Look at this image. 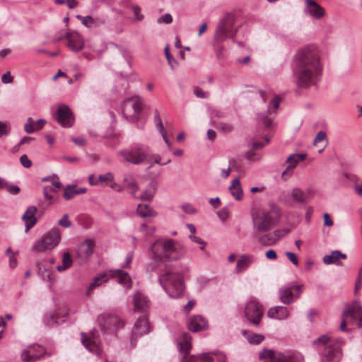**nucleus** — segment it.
I'll return each mask as SVG.
<instances>
[{"instance_id":"f257e3e1","label":"nucleus","mask_w":362,"mask_h":362,"mask_svg":"<svg viewBox=\"0 0 362 362\" xmlns=\"http://www.w3.org/2000/svg\"><path fill=\"white\" fill-rule=\"evenodd\" d=\"M321 64L318 49L308 46L297 51L293 59V74L298 87L307 88L320 80Z\"/></svg>"},{"instance_id":"f03ea898","label":"nucleus","mask_w":362,"mask_h":362,"mask_svg":"<svg viewBox=\"0 0 362 362\" xmlns=\"http://www.w3.org/2000/svg\"><path fill=\"white\" fill-rule=\"evenodd\" d=\"M269 209L256 208L251 211L253 227L258 231L267 232L278 222L281 216L280 208L274 203H269Z\"/></svg>"},{"instance_id":"7ed1b4c3","label":"nucleus","mask_w":362,"mask_h":362,"mask_svg":"<svg viewBox=\"0 0 362 362\" xmlns=\"http://www.w3.org/2000/svg\"><path fill=\"white\" fill-rule=\"evenodd\" d=\"M192 337L188 333L182 335L180 341L177 342V349L180 356V362H226V356L221 352L206 353L199 355H190L192 349Z\"/></svg>"},{"instance_id":"20e7f679","label":"nucleus","mask_w":362,"mask_h":362,"mask_svg":"<svg viewBox=\"0 0 362 362\" xmlns=\"http://www.w3.org/2000/svg\"><path fill=\"white\" fill-rule=\"evenodd\" d=\"M320 355L321 362H339L342 357L341 346L344 341L328 334H323L313 341Z\"/></svg>"},{"instance_id":"39448f33","label":"nucleus","mask_w":362,"mask_h":362,"mask_svg":"<svg viewBox=\"0 0 362 362\" xmlns=\"http://www.w3.org/2000/svg\"><path fill=\"white\" fill-rule=\"evenodd\" d=\"M148 252L149 257L157 262L177 260L182 256L175 241L170 238L156 240L149 247Z\"/></svg>"},{"instance_id":"423d86ee","label":"nucleus","mask_w":362,"mask_h":362,"mask_svg":"<svg viewBox=\"0 0 362 362\" xmlns=\"http://www.w3.org/2000/svg\"><path fill=\"white\" fill-rule=\"evenodd\" d=\"M158 281L170 298H177L183 295L185 286L180 273L166 272L159 276Z\"/></svg>"},{"instance_id":"0eeeda50","label":"nucleus","mask_w":362,"mask_h":362,"mask_svg":"<svg viewBox=\"0 0 362 362\" xmlns=\"http://www.w3.org/2000/svg\"><path fill=\"white\" fill-rule=\"evenodd\" d=\"M118 154L127 162L140 165L148 161L152 158V153L148 146L142 144H134L129 148L120 151Z\"/></svg>"},{"instance_id":"6e6552de","label":"nucleus","mask_w":362,"mask_h":362,"mask_svg":"<svg viewBox=\"0 0 362 362\" xmlns=\"http://www.w3.org/2000/svg\"><path fill=\"white\" fill-rule=\"evenodd\" d=\"M237 34L235 27V17L231 13H227L221 18L216 25L214 40L216 43H221L227 39H233Z\"/></svg>"},{"instance_id":"1a4fd4ad","label":"nucleus","mask_w":362,"mask_h":362,"mask_svg":"<svg viewBox=\"0 0 362 362\" xmlns=\"http://www.w3.org/2000/svg\"><path fill=\"white\" fill-rule=\"evenodd\" d=\"M61 240V233L58 228H53L41 239L35 241L32 251L36 253L51 250L55 247Z\"/></svg>"},{"instance_id":"9d476101","label":"nucleus","mask_w":362,"mask_h":362,"mask_svg":"<svg viewBox=\"0 0 362 362\" xmlns=\"http://www.w3.org/2000/svg\"><path fill=\"white\" fill-rule=\"evenodd\" d=\"M342 320L340 325L341 331L346 330V323H356L359 327H362V306L359 302L355 301L351 305L346 307L342 313Z\"/></svg>"},{"instance_id":"9b49d317","label":"nucleus","mask_w":362,"mask_h":362,"mask_svg":"<svg viewBox=\"0 0 362 362\" xmlns=\"http://www.w3.org/2000/svg\"><path fill=\"white\" fill-rule=\"evenodd\" d=\"M259 358L263 361L262 362H304L301 355L287 356L270 349L262 350L259 354Z\"/></svg>"},{"instance_id":"f8f14e48","label":"nucleus","mask_w":362,"mask_h":362,"mask_svg":"<svg viewBox=\"0 0 362 362\" xmlns=\"http://www.w3.org/2000/svg\"><path fill=\"white\" fill-rule=\"evenodd\" d=\"M264 313L263 306L255 298H250L245 307V316L251 324L258 326Z\"/></svg>"},{"instance_id":"ddd939ff","label":"nucleus","mask_w":362,"mask_h":362,"mask_svg":"<svg viewBox=\"0 0 362 362\" xmlns=\"http://www.w3.org/2000/svg\"><path fill=\"white\" fill-rule=\"evenodd\" d=\"M142 100L139 96L125 99L122 105V114L126 117H135L142 110Z\"/></svg>"},{"instance_id":"4468645a","label":"nucleus","mask_w":362,"mask_h":362,"mask_svg":"<svg viewBox=\"0 0 362 362\" xmlns=\"http://www.w3.org/2000/svg\"><path fill=\"white\" fill-rule=\"evenodd\" d=\"M151 331V326L148 318L146 316L139 317L132 327V344L143 335L148 334Z\"/></svg>"},{"instance_id":"2eb2a0df","label":"nucleus","mask_w":362,"mask_h":362,"mask_svg":"<svg viewBox=\"0 0 362 362\" xmlns=\"http://www.w3.org/2000/svg\"><path fill=\"white\" fill-rule=\"evenodd\" d=\"M301 293V286L296 285L283 286L279 288V298L284 304H291L295 302Z\"/></svg>"},{"instance_id":"dca6fc26","label":"nucleus","mask_w":362,"mask_h":362,"mask_svg":"<svg viewBox=\"0 0 362 362\" xmlns=\"http://www.w3.org/2000/svg\"><path fill=\"white\" fill-rule=\"evenodd\" d=\"M56 119L64 127H71L74 122L73 113L66 105H60L58 107Z\"/></svg>"},{"instance_id":"f3484780","label":"nucleus","mask_w":362,"mask_h":362,"mask_svg":"<svg viewBox=\"0 0 362 362\" xmlns=\"http://www.w3.org/2000/svg\"><path fill=\"white\" fill-rule=\"evenodd\" d=\"M81 342L90 352L97 355L100 354L99 339L96 331H91L88 335L82 333Z\"/></svg>"},{"instance_id":"a211bd4d","label":"nucleus","mask_w":362,"mask_h":362,"mask_svg":"<svg viewBox=\"0 0 362 362\" xmlns=\"http://www.w3.org/2000/svg\"><path fill=\"white\" fill-rule=\"evenodd\" d=\"M46 353L44 347L38 344H34L28 347L27 350H24L21 357L24 361L34 362L41 358Z\"/></svg>"},{"instance_id":"6ab92c4d","label":"nucleus","mask_w":362,"mask_h":362,"mask_svg":"<svg viewBox=\"0 0 362 362\" xmlns=\"http://www.w3.org/2000/svg\"><path fill=\"white\" fill-rule=\"evenodd\" d=\"M305 6L303 11L315 19H320L325 15V9L313 0H304Z\"/></svg>"},{"instance_id":"aec40b11","label":"nucleus","mask_w":362,"mask_h":362,"mask_svg":"<svg viewBox=\"0 0 362 362\" xmlns=\"http://www.w3.org/2000/svg\"><path fill=\"white\" fill-rule=\"evenodd\" d=\"M281 99L279 97L274 98L269 104L268 110L258 115L257 119L259 124H262L265 128L269 129L272 127V118L269 117L268 115L270 114V108L273 107L277 109L279 107Z\"/></svg>"},{"instance_id":"412c9836","label":"nucleus","mask_w":362,"mask_h":362,"mask_svg":"<svg viewBox=\"0 0 362 362\" xmlns=\"http://www.w3.org/2000/svg\"><path fill=\"white\" fill-rule=\"evenodd\" d=\"M133 301L134 310L136 312H146L150 306L148 298L144 293L139 291L134 293Z\"/></svg>"},{"instance_id":"4be33fe9","label":"nucleus","mask_w":362,"mask_h":362,"mask_svg":"<svg viewBox=\"0 0 362 362\" xmlns=\"http://www.w3.org/2000/svg\"><path fill=\"white\" fill-rule=\"evenodd\" d=\"M68 47L74 52H78L83 47V41L81 35L74 31L66 33Z\"/></svg>"},{"instance_id":"5701e85b","label":"nucleus","mask_w":362,"mask_h":362,"mask_svg":"<svg viewBox=\"0 0 362 362\" xmlns=\"http://www.w3.org/2000/svg\"><path fill=\"white\" fill-rule=\"evenodd\" d=\"M306 155L303 153L290 155L286 159V162L288 163L289 165L286 170L283 171L281 177L284 180H287L288 177H291L292 175V170L299 162L303 161Z\"/></svg>"},{"instance_id":"b1692460","label":"nucleus","mask_w":362,"mask_h":362,"mask_svg":"<svg viewBox=\"0 0 362 362\" xmlns=\"http://www.w3.org/2000/svg\"><path fill=\"white\" fill-rule=\"evenodd\" d=\"M187 327L194 332H199L207 327V321L201 315H194L189 318Z\"/></svg>"},{"instance_id":"393cba45","label":"nucleus","mask_w":362,"mask_h":362,"mask_svg":"<svg viewBox=\"0 0 362 362\" xmlns=\"http://www.w3.org/2000/svg\"><path fill=\"white\" fill-rule=\"evenodd\" d=\"M290 315L289 310L285 306H274L270 308L267 311V316L269 318L284 320L288 317Z\"/></svg>"},{"instance_id":"a878e982","label":"nucleus","mask_w":362,"mask_h":362,"mask_svg":"<svg viewBox=\"0 0 362 362\" xmlns=\"http://www.w3.org/2000/svg\"><path fill=\"white\" fill-rule=\"evenodd\" d=\"M123 184L126 189L129 190L130 194L135 198L136 192L139 189V185L134 175L132 173H125L123 176Z\"/></svg>"},{"instance_id":"bb28decb","label":"nucleus","mask_w":362,"mask_h":362,"mask_svg":"<svg viewBox=\"0 0 362 362\" xmlns=\"http://www.w3.org/2000/svg\"><path fill=\"white\" fill-rule=\"evenodd\" d=\"M109 273L111 277L118 279L117 281L119 284L124 285L127 288L132 287V281L127 272L118 269L110 270Z\"/></svg>"},{"instance_id":"cd10ccee","label":"nucleus","mask_w":362,"mask_h":362,"mask_svg":"<svg viewBox=\"0 0 362 362\" xmlns=\"http://www.w3.org/2000/svg\"><path fill=\"white\" fill-rule=\"evenodd\" d=\"M255 262V257L252 255H243L238 259L235 271L237 273L245 272Z\"/></svg>"},{"instance_id":"c85d7f7f","label":"nucleus","mask_w":362,"mask_h":362,"mask_svg":"<svg viewBox=\"0 0 362 362\" xmlns=\"http://www.w3.org/2000/svg\"><path fill=\"white\" fill-rule=\"evenodd\" d=\"M46 122V120L44 119H39L37 121H34L33 118L29 117L24 124V131L28 134H32L35 131L42 129Z\"/></svg>"},{"instance_id":"c756f323","label":"nucleus","mask_w":362,"mask_h":362,"mask_svg":"<svg viewBox=\"0 0 362 362\" xmlns=\"http://www.w3.org/2000/svg\"><path fill=\"white\" fill-rule=\"evenodd\" d=\"M288 198H291L293 202L297 204H305L308 201V195L300 188L295 187L287 194Z\"/></svg>"},{"instance_id":"7c9ffc66","label":"nucleus","mask_w":362,"mask_h":362,"mask_svg":"<svg viewBox=\"0 0 362 362\" xmlns=\"http://www.w3.org/2000/svg\"><path fill=\"white\" fill-rule=\"evenodd\" d=\"M158 189V182L156 180H152L146 187V189L143 191L140 197H137L136 199H140L144 201H150L153 199Z\"/></svg>"},{"instance_id":"2f4dec72","label":"nucleus","mask_w":362,"mask_h":362,"mask_svg":"<svg viewBox=\"0 0 362 362\" xmlns=\"http://www.w3.org/2000/svg\"><path fill=\"white\" fill-rule=\"evenodd\" d=\"M228 189L231 195L237 200L240 201L243 197V191L241 187L240 182L239 178H235L232 180Z\"/></svg>"},{"instance_id":"473e14b6","label":"nucleus","mask_w":362,"mask_h":362,"mask_svg":"<svg viewBox=\"0 0 362 362\" xmlns=\"http://www.w3.org/2000/svg\"><path fill=\"white\" fill-rule=\"evenodd\" d=\"M37 212L35 206H29L22 216L23 221H25L26 227H33L37 222L35 215Z\"/></svg>"},{"instance_id":"72a5a7b5","label":"nucleus","mask_w":362,"mask_h":362,"mask_svg":"<svg viewBox=\"0 0 362 362\" xmlns=\"http://www.w3.org/2000/svg\"><path fill=\"white\" fill-rule=\"evenodd\" d=\"M346 255L341 253L339 250H334L329 255L323 257L322 261L325 264H337L340 259H346Z\"/></svg>"},{"instance_id":"f704fd0d","label":"nucleus","mask_w":362,"mask_h":362,"mask_svg":"<svg viewBox=\"0 0 362 362\" xmlns=\"http://www.w3.org/2000/svg\"><path fill=\"white\" fill-rule=\"evenodd\" d=\"M94 243L90 240H86L83 242L78 248V255L83 257H88L90 256L93 250Z\"/></svg>"},{"instance_id":"c9c22d12","label":"nucleus","mask_w":362,"mask_h":362,"mask_svg":"<svg viewBox=\"0 0 362 362\" xmlns=\"http://www.w3.org/2000/svg\"><path fill=\"white\" fill-rule=\"evenodd\" d=\"M242 333L245 338L247 340V341L251 344H259L264 339V335L253 333L250 331L243 330Z\"/></svg>"},{"instance_id":"e433bc0d","label":"nucleus","mask_w":362,"mask_h":362,"mask_svg":"<svg viewBox=\"0 0 362 362\" xmlns=\"http://www.w3.org/2000/svg\"><path fill=\"white\" fill-rule=\"evenodd\" d=\"M136 212L141 217H155L158 214L148 205L142 204L137 206Z\"/></svg>"},{"instance_id":"4c0bfd02","label":"nucleus","mask_w":362,"mask_h":362,"mask_svg":"<svg viewBox=\"0 0 362 362\" xmlns=\"http://www.w3.org/2000/svg\"><path fill=\"white\" fill-rule=\"evenodd\" d=\"M37 272L41 276L44 281H53L51 276V269L47 268L42 262L37 263Z\"/></svg>"},{"instance_id":"58836bf2","label":"nucleus","mask_w":362,"mask_h":362,"mask_svg":"<svg viewBox=\"0 0 362 362\" xmlns=\"http://www.w3.org/2000/svg\"><path fill=\"white\" fill-rule=\"evenodd\" d=\"M280 238L279 232L276 230L273 233L262 235L259 238V243L262 245H271Z\"/></svg>"},{"instance_id":"ea45409f","label":"nucleus","mask_w":362,"mask_h":362,"mask_svg":"<svg viewBox=\"0 0 362 362\" xmlns=\"http://www.w3.org/2000/svg\"><path fill=\"white\" fill-rule=\"evenodd\" d=\"M107 281V276L105 274H101L98 276H96L93 279V281L90 284L87 291L86 295L89 296L91 293L92 290L98 287L103 282H105Z\"/></svg>"},{"instance_id":"a19ab883","label":"nucleus","mask_w":362,"mask_h":362,"mask_svg":"<svg viewBox=\"0 0 362 362\" xmlns=\"http://www.w3.org/2000/svg\"><path fill=\"white\" fill-rule=\"evenodd\" d=\"M72 265V259L69 252H64L62 256V264L57 267L58 272H63L69 269Z\"/></svg>"},{"instance_id":"79ce46f5","label":"nucleus","mask_w":362,"mask_h":362,"mask_svg":"<svg viewBox=\"0 0 362 362\" xmlns=\"http://www.w3.org/2000/svg\"><path fill=\"white\" fill-rule=\"evenodd\" d=\"M134 17L132 21L134 22H140L144 20V16L141 13V8L137 5H131L129 6Z\"/></svg>"},{"instance_id":"37998d69","label":"nucleus","mask_w":362,"mask_h":362,"mask_svg":"<svg viewBox=\"0 0 362 362\" xmlns=\"http://www.w3.org/2000/svg\"><path fill=\"white\" fill-rule=\"evenodd\" d=\"M76 185H67L63 192V197L66 200H70L77 195Z\"/></svg>"},{"instance_id":"c03bdc74","label":"nucleus","mask_w":362,"mask_h":362,"mask_svg":"<svg viewBox=\"0 0 362 362\" xmlns=\"http://www.w3.org/2000/svg\"><path fill=\"white\" fill-rule=\"evenodd\" d=\"M77 18L81 21V23L88 28H93L98 25L96 21L90 16H81L78 15Z\"/></svg>"},{"instance_id":"a18cd8bd","label":"nucleus","mask_w":362,"mask_h":362,"mask_svg":"<svg viewBox=\"0 0 362 362\" xmlns=\"http://www.w3.org/2000/svg\"><path fill=\"white\" fill-rule=\"evenodd\" d=\"M11 133V126L8 121H0V138Z\"/></svg>"},{"instance_id":"49530a36","label":"nucleus","mask_w":362,"mask_h":362,"mask_svg":"<svg viewBox=\"0 0 362 362\" xmlns=\"http://www.w3.org/2000/svg\"><path fill=\"white\" fill-rule=\"evenodd\" d=\"M165 57L168 60V63L169 66H170V68L172 69H175L177 66L178 63L170 54V53L169 52L168 46H166L165 47Z\"/></svg>"},{"instance_id":"de8ad7c7","label":"nucleus","mask_w":362,"mask_h":362,"mask_svg":"<svg viewBox=\"0 0 362 362\" xmlns=\"http://www.w3.org/2000/svg\"><path fill=\"white\" fill-rule=\"evenodd\" d=\"M55 193L54 192V187H50L49 185L45 186L43 187V195L45 199L50 201L52 203V200L54 199L53 194Z\"/></svg>"},{"instance_id":"09e8293b","label":"nucleus","mask_w":362,"mask_h":362,"mask_svg":"<svg viewBox=\"0 0 362 362\" xmlns=\"http://www.w3.org/2000/svg\"><path fill=\"white\" fill-rule=\"evenodd\" d=\"M62 322H64L63 319H61L57 316V314H50L49 317L47 320V323L48 325H53L54 324L58 325Z\"/></svg>"},{"instance_id":"8fccbe9b","label":"nucleus","mask_w":362,"mask_h":362,"mask_svg":"<svg viewBox=\"0 0 362 362\" xmlns=\"http://www.w3.org/2000/svg\"><path fill=\"white\" fill-rule=\"evenodd\" d=\"M54 2L58 5H63L66 4L69 8H74L78 4L76 0H54Z\"/></svg>"},{"instance_id":"3c124183","label":"nucleus","mask_w":362,"mask_h":362,"mask_svg":"<svg viewBox=\"0 0 362 362\" xmlns=\"http://www.w3.org/2000/svg\"><path fill=\"white\" fill-rule=\"evenodd\" d=\"M58 224L64 228H70L72 226L67 214L63 215L62 218L58 221Z\"/></svg>"},{"instance_id":"603ef678","label":"nucleus","mask_w":362,"mask_h":362,"mask_svg":"<svg viewBox=\"0 0 362 362\" xmlns=\"http://www.w3.org/2000/svg\"><path fill=\"white\" fill-rule=\"evenodd\" d=\"M20 162L21 164L25 168H29L32 165L31 160L25 154H23L20 157Z\"/></svg>"},{"instance_id":"864d4df0","label":"nucleus","mask_w":362,"mask_h":362,"mask_svg":"<svg viewBox=\"0 0 362 362\" xmlns=\"http://www.w3.org/2000/svg\"><path fill=\"white\" fill-rule=\"evenodd\" d=\"M173 21L172 16L170 13H165L157 19L158 23L169 24Z\"/></svg>"},{"instance_id":"5fc2aeb1","label":"nucleus","mask_w":362,"mask_h":362,"mask_svg":"<svg viewBox=\"0 0 362 362\" xmlns=\"http://www.w3.org/2000/svg\"><path fill=\"white\" fill-rule=\"evenodd\" d=\"M113 180H114V175L112 173H107L104 175H100L98 178V183L100 182H106V181L112 182Z\"/></svg>"},{"instance_id":"6e6d98bb","label":"nucleus","mask_w":362,"mask_h":362,"mask_svg":"<svg viewBox=\"0 0 362 362\" xmlns=\"http://www.w3.org/2000/svg\"><path fill=\"white\" fill-rule=\"evenodd\" d=\"M53 177L54 178L52 180V185L50 187H54V192H57L58 190L62 187V183L59 181V179L58 176L56 174H54Z\"/></svg>"},{"instance_id":"4d7b16f0","label":"nucleus","mask_w":362,"mask_h":362,"mask_svg":"<svg viewBox=\"0 0 362 362\" xmlns=\"http://www.w3.org/2000/svg\"><path fill=\"white\" fill-rule=\"evenodd\" d=\"M189 238L194 243L200 245V249L201 250H203L204 249L206 243V242L202 240L199 237L196 236V235H190L189 236Z\"/></svg>"},{"instance_id":"13d9d810","label":"nucleus","mask_w":362,"mask_h":362,"mask_svg":"<svg viewBox=\"0 0 362 362\" xmlns=\"http://www.w3.org/2000/svg\"><path fill=\"white\" fill-rule=\"evenodd\" d=\"M1 82L3 83L7 84L11 83L13 81V77L11 76L10 71H6L1 76Z\"/></svg>"},{"instance_id":"bf43d9fd","label":"nucleus","mask_w":362,"mask_h":362,"mask_svg":"<svg viewBox=\"0 0 362 362\" xmlns=\"http://www.w3.org/2000/svg\"><path fill=\"white\" fill-rule=\"evenodd\" d=\"M194 94L199 98H207L209 96L208 92L203 91L199 88H195L194 90Z\"/></svg>"},{"instance_id":"052dcab7","label":"nucleus","mask_w":362,"mask_h":362,"mask_svg":"<svg viewBox=\"0 0 362 362\" xmlns=\"http://www.w3.org/2000/svg\"><path fill=\"white\" fill-rule=\"evenodd\" d=\"M7 186L5 187L4 189L12 194H16L20 192V187L16 185H12L7 182Z\"/></svg>"},{"instance_id":"680f3d73","label":"nucleus","mask_w":362,"mask_h":362,"mask_svg":"<svg viewBox=\"0 0 362 362\" xmlns=\"http://www.w3.org/2000/svg\"><path fill=\"white\" fill-rule=\"evenodd\" d=\"M182 210L188 214H194L197 212V210L190 204H185L182 206Z\"/></svg>"},{"instance_id":"e2e57ef3","label":"nucleus","mask_w":362,"mask_h":362,"mask_svg":"<svg viewBox=\"0 0 362 362\" xmlns=\"http://www.w3.org/2000/svg\"><path fill=\"white\" fill-rule=\"evenodd\" d=\"M327 138V135H326V133L325 132H322V131H320L319 132L315 139H314V144H317V143L320 142V141H322L324 140H325Z\"/></svg>"},{"instance_id":"0e129e2a","label":"nucleus","mask_w":362,"mask_h":362,"mask_svg":"<svg viewBox=\"0 0 362 362\" xmlns=\"http://www.w3.org/2000/svg\"><path fill=\"white\" fill-rule=\"evenodd\" d=\"M286 256L288 257L290 262H291L294 265H298V259L296 257V255L291 252H285Z\"/></svg>"},{"instance_id":"69168bd1","label":"nucleus","mask_w":362,"mask_h":362,"mask_svg":"<svg viewBox=\"0 0 362 362\" xmlns=\"http://www.w3.org/2000/svg\"><path fill=\"white\" fill-rule=\"evenodd\" d=\"M353 188L358 196L362 197V182L354 184Z\"/></svg>"},{"instance_id":"338daca9","label":"nucleus","mask_w":362,"mask_h":362,"mask_svg":"<svg viewBox=\"0 0 362 362\" xmlns=\"http://www.w3.org/2000/svg\"><path fill=\"white\" fill-rule=\"evenodd\" d=\"M265 257L269 259L275 260L277 258V255L275 250H269L266 252Z\"/></svg>"},{"instance_id":"774afa93","label":"nucleus","mask_w":362,"mask_h":362,"mask_svg":"<svg viewBox=\"0 0 362 362\" xmlns=\"http://www.w3.org/2000/svg\"><path fill=\"white\" fill-rule=\"evenodd\" d=\"M270 139L269 137H265V143H262L259 141H254L252 142V148H259L263 147L266 144L269 142Z\"/></svg>"}]
</instances>
